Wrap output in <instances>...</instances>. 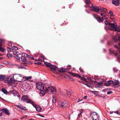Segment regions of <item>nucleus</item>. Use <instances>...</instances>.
I'll return each instance as SVG.
<instances>
[{
	"instance_id": "obj_1",
	"label": "nucleus",
	"mask_w": 120,
	"mask_h": 120,
	"mask_svg": "<svg viewBox=\"0 0 120 120\" xmlns=\"http://www.w3.org/2000/svg\"><path fill=\"white\" fill-rule=\"evenodd\" d=\"M92 7L89 6L88 5L86 4L85 5V7H88L89 9L91 11H93L96 12L103 11L104 13H106L107 10L105 8H99L97 6L92 4Z\"/></svg>"
},
{
	"instance_id": "obj_2",
	"label": "nucleus",
	"mask_w": 120,
	"mask_h": 120,
	"mask_svg": "<svg viewBox=\"0 0 120 120\" xmlns=\"http://www.w3.org/2000/svg\"><path fill=\"white\" fill-rule=\"evenodd\" d=\"M114 47L118 50V51L116 52L115 51L112 49L109 50V53L112 55H114L117 58V60H120V55H119V53H120V49L116 45H114Z\"/></svg>"
},
{
	"instance_id": "obj_3",
	"label": "nucleus",
	"mask_w": 120,
	"mask_h": 120,
	"mask_svg": "<svg viewBox=\"0 0 120 120\" xmlns=\"http://www.w3.org/2000/svg\"><path fill=\"white\" fill-rule=\"evenodd\" d=\"M47 93L49 94H56L57 93L56 89L54 87L52 86H48L46 88L45 90V93Z\"/></svg>"
},
{
	"instance_id": "obj_4",
	"label": "nucleus",
	"mask_w": 120,
	"mask_h": 120,
	"mask_svg": "<svg viewBox=\"0 0 120 120\" xmlns=\"http://www.w3.org/2000/svg\"><path fill=\"white\" fill-rule=\"evenodd\" d=\"M36 88L40 91H43L45 93V90L47 87L45 84H44L41 82H38L36 83Z\"/></svg>"
},
{
	"instance_id": "obj_5",
	"label": "nucleus",
	"mask_w": 120,
	"mask_h": 120,
	"mask_svg": "<svg viewBox=\"0 0 120 120\" xmlns=\"http://www.w3.org/2000/svg\"><path fill=\"white\" fill-rule=\"evenodd\" d=\"M58 104L59 105L62 107H65L69 106L68 102L67 100L63 101H59Z\"/></svg>"
},
{
	"instance_id": "obj_6",
	"label": "nucleus",
	"mask_w": 120,
	"mask_h": 120,
	"mask_svg": "<svg viewBox=\"0 0 120 120\" xmlns=\"http://www.w3.org/2000/svg\"><path fill=\"white\" fill-rule=\"evenodd\" d=\"M4 81L5 83H8L10 85H11L15 82V80L13 78L8 77L5 79L4 80Z\"/></svg>"
},
{
	"instance_id": "obj_7",
	"label": "nucleus",
	"mask_w": 120,
	"mask_h": 120,
	"mask_svg": "<svg viewBox=\"0 0 120 120\" xmlns=\"http://www.w3.org/2000/svg\"><path fill=\"white\" fill-rule=\"evenodd\" d=\"M92 120H98L99 117V115L96 112H93L91 114Z\"/></svg>"
},
{
	"instance_id": "obj_8",
	"label": "nucleus",
	"mask_w": 120,
	"mask_h": 120,
	"mask_svg": "<svg viewBox=\"0 0 120 120\" xmlns=\"http://www.w3.org/2000/svg\"><path fill=\"white\" fill-rule=\"evenodd\" d=\"M113 40L116 43L119 41L120 42V36L119 34H117L116 36L113 38Z\"/></svg>"
},
{
	"instance_id": "obj_9",
	"label": "nucleus",
	"mask_w": 120,
	"mask_h": 120,
	"mask_svg": "<svg viewBox=\"0 0 120 120\" xmlns=\"http://www.w3.org/2000/svg\"><path fill=\"white\" fill-rule=\"evenodd\" d=\"M71 68V66L70 65H68L67 67V68L66 69H65L64 68H62L58 70L59 72H64L66 71V70H69Z\"/></svg>"
},
{
	"instance_id": "obj_10",
	"label": "nucleus",
	"mask_w": 120,
	"mask_h": 120,
	"mask_svg": "<svg viewBox=\"0 0 120 120\" xmlns=\"http://www.w3.org/2000/svg\"><path fill=\"white\" fill-rule=\"evenodd\" d=\"M29 98L28 96L26 95H23L22 97L21 100L24 102H26V101Z\"/></svg>"
},
{
	"instance_id": "obj_11",
	"label": "nucleus",
	"mask_w": 120,
	"mask_h": 120,
	"mask_svg": "<svg viewBox=\"0 0 120 120\" xmlns=\"http://www.w3.org/2000/svg\"><path fill=\"white\" fill-rule=\"evenodd\" d=\"M32 63L30 61H27V60H23L21 64L22 66H26L28 64H31Z\"/></svg>"
},
{
	"instance_id": "obj_12",
	"label": "nucleus",
	"mask_w": 120,
	"mask_h": 120,
	"mask_svg": "<svg viewBox=\"0 0 120 120\" xmlns=\"http://www.w3.org/2000/svg\"><path fill=\"white\" fill-rule=\"evenodd\" d=\"M34 107L36 109V111L40 112L42 109L38 105H36L35 104Z\"/></svg>"
},
{
	"instance_id": "obj_13",
	"label": "nucleus",
	"mask_w": 120,
	"mask_h": 120,
	"mask_svg": "<svg viewBox=\"0 0 120 120\" xmlns=\"http://www.w3.org/2000/svg\"><path fill=\"white\" fill-rule=\"evenodd\" d=\"M112 3L116 6H118L120 4L119 0H112Z\"/></svg>"
},
{
	"instance_id": "obj_14",
	"label": "nucleus",
	"mask_w": 120,
	"mask_h": 120,
	"mask_svg": "<svg viewBox=\"0 0 120 120\" xmlns=\"http://www.w3.org/2000/svg\"><path fill=\"white\" fill-rule=\"evenodd\" d=\"M22 56L21 57V60H26L25 58L27 57V55L25 53H21Z\"/></svg>"
},
{
	"instance_id": "obj_15",
	"label": "nucleus",
	"mask_w": 120,
	"mask_h": 120,
	"mask_svg": "<svg viewBox=\"0 0 120 120\" xmlns=\"http://www.w3.org/2000/svg\"><path fill=\"white\" fill-rule=\"evenodd\" d=\"M113 85L112 86L114 87H117L119 84V81L118 80H116L113 83H112Z\"/></svg>"
},
{
	"instance_id": "obj_16",
	"label": "nucleus",
	"mask_w": 120,
	"mask_h": 120,
	"mask_svg": "<svg viewBox=\"0 0 120 120\" xmlns=\"http://www.w3.org/2000/svg\"><path fill=\"white\" fill-rule=\"evenodd\" d=\"M26 103H30L31 104L34 106L35 104V102L32 100L30 99L29 98L28 100L26 101Z\"/></svg>"
},
{
	"instance_id": "obj_17",
	"label": "nucleus",
	"mask_w": 120,
	"mask_h": 120,
	"mask_svg": "<svg viewBox=\"0 0 120 120\" xmlns=\"http://www.w3.org/2000/svg\"><path fill=\"white\" fill-rule=\"evenodd\" d=\"M113 82L114 81H113L109 80L105 83L104 85L106 86H110L111 84L113 83Z\"/></svg>"
},
{
	"instance_id": "obj_18",
	"label": "nucleus",
	"mask_w": 120,
	"mask_h": 120,
	"mask_svg": "<svg viewBox=\"0 0 120 120\" xmlns=\"http://www.w3.org/2000/svg\"><path fill=\"white\" fill-rule=\"evenodd\" d=\"M2 110L3 111V112H4L8 115H9L10 114L9 111L8 109L6 108L2 109Z\"/></svg>"
},
{
	"instance_id": "obj_19",
	"label": "nucleus",
	"mask_w": 120,
	"mask_h": 120,
	"mask_svg": "<svg viewBox=\"0 0 120 120\" xmlns=\"http://www.w3.org/2000/svg\"><path fill=\"white\" fill-rule=\"evenodd\" d=\"M3 40L2 39H0V51L1 52H4V49L1 47V44L2 43Z\"/></svg>"
},
{
	"instance_id": "obj_20",
	"label": "nucleus",
	"mask_w": 120,
	"mask_h": 120,
	"mask_svg": "<svg viewBox=\"0 0 120 120\" xmlns=\"http://www.w3.org/2000/svg\"><path fill=\"white\" fill-rule=\"evenodd\" d=\"M6 78L5 77V75H0V81H2L5 79Z\"/></svg>"
},
{
	"instance_id": "obj_21",
	"label": "nucleus",
	"mask_w": 120,
	"mask_h": 120,
	"mask_svg": "<svg viewBox=\"0 0 120 120\" xmlns=\"http://www.w3.org/2000/svg\"><path fill=\"white\" fill-rule=\"evenodd\" d=\"M56 67L55 66L52 65L50 68L51 71H56Z\"/></svg>"
},
{
	"instance_id": "obj_22",
	"label": "nucleus",
	"mask_w": 120,
	"mask_h": 120,
	"mask_svg": "<svg viewBox=\"0 0 120 120\" xmlns=\"http://www.w3.org/2000/svg\"><path fill=\"white\" fill-rule=\"evenodd\" d=\"M42 61L44 63V64L46 65V66L49 67H50L52 65L50 63L47 62H45L44 60H42Z\"/></svg>"
},
{
	"instance_id": "obj_23",
	"label": "nucleus",
	"mask_w": 120,
	"mask_h": 120,
	"mask_svg": "<svg viewBox=\"0 0 120 120\" xmlns=\"http://www.w3.org/2000/svg\"><path fill=\"white\" fill-rule=\"evenodd\" d=\"M97 21L99 22H100L103 21V19L102 18H101L100 16H98V18L97 19Z\"/></svg>"
},
{
	"instance_id": "obj_24",
	"label": "nucleus",
	"mask_w": 120,
	"mask_h": 120,
	"mask_svg": "<svg viewBox=\"0 0 120 120\" xmlns=\"http://www.w3.org/2000/svg\"><path fill=\"white\" fill-rule=\"evenodd\" d=\"M116 27L115 26H111L109 28V29L114 31H115Z\"/></svg>"
},
{
	"instance_id": "obj_25",
	"label": "nucleus",
	"mask_w": 120,
	"mask_h": 120,
	"mask_svg": "<svg viewBox=\"0 0 120 120\" xmlns=\"http://www.w3.org/2000/svg\"><path fill=\"white\" fill-rule=\"evenodd\" d=\"M10 92L13 94L14 96H15L17 94V92L16 90H12L10 91Z\"/></svg>"
},
{
	"instance_id": "obj_26",
	"label": "nucleus",
	"mask_w": 120,
	"mask_h": 120,
	"mask_svg": "<svg viewBox=\"0 0 120 120\" xmlns=\"http://www.w3.org/2000/svg\"><path fill=\"white\" fill-rule=\"evenodd\" d=\"M41 58H39L38 60H42V59H46L44 56L43 55H41L40 56Z\"/></svg>"
},
{
	"instance_id": "obj_27",
	"label": "nucleus",
	"mask_w": 120,
	"mask_h": 120,
	"mask_svg": "<svg viewBox=\"0 0 120 120\" xmlns=\"http://www.w3.org/2000/svg\"><path fill=\"white\" fill-rule=\"evenodd\" d=\"M7 56L9 59H11L12 57V55L9 53H7Z\"/></svg>"
},
{
	"instance_id": "obj_28",
	"label": "nucleus",
	"mask_w": 120,
	"mask_h": 120,
	"mask_svg": "<svg viewBox=\"0 0 120 120\" xmlns=\"http://www.w3.org/2000/svg\"><path fill=\"white\" fill-rule=\"evenodd\" d=\"M32 77L31 76L26 77L25 78V79L27 80H29L31 81V80H30L32 78Z\"/></svg>"
},
{
	"instance_id": "obj_29",
	"label": "nucleus",
	"mask_w": 120,
	"mask_h": 120,
	"mask_svg": "<svg viewBox=\"0 0 120 120\" xmlns=\"http://www.w3.org/2000/svg\"><path fill=\"white\" fill-rule=\"evenodd\" d=\"M52 101L54 103L56 102V96L55 95H53V96Z\"/></svg>"
},
{
	"instance_id": "obj_30",
	"label": "nucleus",
	"mask_w": 120,
	"mask_h": 120,
	"mask_svg": "<svg viewBox=\"0 0 120 120\" xmlns=\"http://www.w3.org/2000/svg\"><path fill=\"white\" fill-rule=\"evenodd\" d=\"M2 91L4 94H6L7 93V91L4 88L2 89Z\"/></svg>"
},
{
	"instance_id": "obj_31",
	"label": "nucleus",
	"mask_w": 120,
	"mask_h": 120,
	"mask_svg": "<svg viewBox=\"0 0 120 120\" xmlns=\"http://www.w3.org/2000/svg\"><path fill=\"white\" fill-rule=\"evenodd\" d=\"M109 13L110 14V18L112 17H113L114 16V15L112 11H110L109 12Z\"/></svg>"
},
{
	"instance_id": "obj_32",
	"label": "nucleus",
	"mask_w": 120,
	"mask_h": 120,
	"mask_svg": "<svg viewBox=\"0 0 120 120\" xmlns=\"http://www.w3.org/2000/svg\"><path fill=\"white\" fill-rule=\"evenodd\" d=\"M109 25H110L111 26H117V24L116 23H109Z\"/></svg>"
},
{
	"instance_id": "obj_33",
	"label": "nucleus",
	"mask_w": 120,
	"mask_h": 120,
	"mask_svg": "<svg viewBox=\"0 0 120 120\" xmlns=\"http://www.w3.org/2000/svg\"><path fill=\"white\" fill-rule=\"evenodd\" d=\"M12 52H13V50H16L18 49V48L15 46H13L12 47Z\"/></svg>"
},
{
	"instance_id": "obj_34",
	"label": "nucleus",
	"mask_w": 120,
	"mask_h": 120,
	"mask_svg": "<svg viewBox=\"0 0 120 120\" xmlns=\"http://www.w3.org/2000/svg\"><path fill=\"white\" fill-rule=\"evenodd\" d=\"M116 29L115 31L120 32V26H119L118 27H116Z\"/></svg>"
},
{
	"instance_id": "obj_35",
	"label": "nucleus",
	"mask_w": 120,
	"mask_h": 120,
	"mask_svg": "<svg viewBox=\"0 0 120 120\" xmlns=\"http://www.w3.org/2000/svg\"><path fill=\"white\" fill-rule=\"evenodd\" d=\"M69 73L73 76H74V77H76V75L77 74L76 73H73L71 72H69Z\"/></svg>"
},
{
	"instance_id": "obj_36",
	"label": "nucleus",
	"mask_w": 120,
	"mask_h": 120,
	"mask_svg": "<svg viewBox=\"0 0 120 120\" xmlns=\"http://www.w3.org/2000/svg\"><path fill=\"white\" fill-rule=\"evenodd\" d=\"M20 54V53H19L17 51H15L14 53V56L15 55L18 56Z\"/></svg>"
},
{
	"instance_id": "obj_37",
	"label": "nucleus",
	"mask_w": 120,
	"mask_h": 120,
	"mask_svg": "<svg viewBox=\"0 0 120 120\" xmlns=\"http://www.w3.org/2000/svg\"><path fill=\"white\" fill-rule=\"evenodd\" d=\"M27 57L29 59L31 60H34V57L31 56H30L27 55Z\"/></svg>"
},
{
	"instance_id": "obj_38",
	"label": "nucleus",
	"mask_w": 120,
	"mask_h": 120,
	"mask_svg": "<svg viewBox=\"0 0 120 120\" xmlns=\"http://www.w3.org/2000/svg\"><path fill=\"white\" fill-rule=\"evenodd\" d=\"M85 1L86 4H89L90 3L89 0H85Z\"/></svg>"
},
{
	"instance_id": "obj_39",
	"label": "nucleus",
	"mask_w": 120,
	"mask_h": 120,
	"mask_svg": "<svg viewBox=\"0 0 120 120\" xmlns=\"http://www.w3.org/2000/svg\"><path fill=\"white\" fill-rule=\"evenodd\" d=\"M3 112L2 110V109L1 110L0 109V116H2L3 115Z\"/></svg>"
},
{
	"instance_id": "obj_40",
	"label": "nucleus",
	"mask_w": 120,
	"mask_h": 120,
	"mask_svg": "<svg viewBox=\"0 0 120 120\" xmlns=\"http://www.w3.org/2000/svg\"><path fill=\"white\" fill-rule=\"evenodd\" d=\"M7 50L9 52H12V48H8L7 49Z\"/></svg>"
},
{
	"instance_id": "obj_41",
	"label": "nucleus",
	"mask_w": 120,
	"mask_h": 120,
	"mask_svg": "<svg viewBox=\"0 0 120 120\" xmlns=\"http://www.w3.org/2000/svg\"><path fill=\"white\" fill-rule=\"evenodd\" d=\"M14 56L17 59L19 60L20 59V57L18 56L15 55Z\"/></svg>"
},
{
	"instance_id": "obj_42",
	"label": "nucleus",
	"mask_w": 120,
	"mask_h": 120,
	"mask_svg": "<svg viewBox=\"0 0 120 120\" xmlns=\"http://www.w3.org/2000/svg\"><path fill=\"white\" fill-rule=\"evenodd\" d=\"M110 18L112 20L113 22H115V18H114V16L113 17H110Z\"/></svg>"
},
{
	"instance_id": "obj_43",
	"label": "nucleus",
	"mask_w": 120,
	"mask_h": 120,
	"mask_svg": "<svg viewBox=\"0 0 120 120\" xmlns=\"http://www.w3.org/2000/svg\"><path fill=\"white\" fill-rule=\"evenodd\" d=\"M105 15H105H104L103 17L102 18H103V19H108V18L107 17H106Z\"/></svg>"
},
{
	"instance_id": "obj_44",
	"label": "nucleus",
	"mask_w": 120,
	"mask_h": 120,
	"mask_svg": "<svg viewBox=\"0 0 120 120\" xmlns=\"http://www.w3.org/2000/svg\"><path fill=\"white\" fill-rule=\"evenodd\" d=\"M93 16L96 19H97L98 18V16H97L96 15L94 14H93Z\"/></svg>"
},
{
	"instance_id": "obj_45",
	"label": "nucleus",
	"mask_w": 120,
	"mask_h": 120,
	"mask_svg": "<svg viewBox=\"0 0 120 120\" xmlns=\"http://www.w3.org/2000/svg\"><path fill=\"white\" fill-rule=\"evenodd\" d=\"M101 12H103V13H101L100 14L102 16H103V15H105V13H106L107 12H107L106 13H104L103 11H102Z\"/></svg>"
},
{
	"instance_id": "obj_46",
	"label": "nucleus",
	"mask_w": 120,
	"mask_h": 120,
	"mask_svg": "<svg viewBox=\"0 0 120 120\" xmlns=\"http://www.w3.org/2000/svg\"><path fill=\"white\" fill-rule=\"evenodd\" d=\"M67 93L68 95H70L71 94V92L70 91H67Z\"/></svg>"
},
{
	"instance_id": "obj_47",
	"label": "nucleus",
	"mask_w": 120,
	"mask_h": 120,
	"mask_svg": "<svg viewBox=\"0 0 120 120\" xmlns=\"http://www.w3.org/2000/svg\"><path fill=\"white\" fill-rule=\"evenodd\" d=\"M113 69L114 71V72H117L118 71V70L116 69L115 68H113Z\"/></svg>"
},
{
	"instance_id": "obj_48",
	"label": "nucleus",
	"mask_w": 120,
	"mask_h": 120,
	"mask_svg": "<svg viewBox=\"0 0 120 120\" xmlns=\"http://www.w3.org/2000/svg\"><path fill=\"white\" fill-rule=\"evenodd\" d=\"M104 23L105 24H108L109 25V23L108 22V21H105L104 22Z\"/></svg>"
},
{
	"instance_id": "obj_49",
	"label": "nucleus",
	"mask_w": 120,
	"mask_h": 120,
	"mask_svg": "<svg viewBox=\"0 0 120 120\" xmlns=\"http://www.w3.org/2000/svg\"><path fill=\"white\" fill-rule=\"evenodd\" d=\"M22 106L21 105H17V107L21 109V108H22V107H21Z\"/></svg>"
},
{
	"instance_id": "obj_50",
	"label": "nucleus",
	"mask_w": 120,
	"mask_h": 120,
	"mask_svg": "<svg viewBox=\"0 0 120 120\" xmlns=\"http://www.w3.org/2000/svg\"><path fill=\"white\" fill-rule=\"evenodd\" d=\"M81 79L82 80L84 81H85L86 80V79L85 78L82 77H81Z\"/></svg>"
},
{
	"instance_id": "obj_51",
	"label": "nucleus",
	"mask_w": 120,
	"mask_h": 120,
	"mask_svg": "<svg viewBox=\"0 0 120 120\" xmlns=\"http://www.w3.org/2000/svg\"><path fill=\"white\" fill-rule=\"evenodd\" d=\"M34 64L38 65H40L41 64V63L39 62H35L34 63Z\"/></svg>"
},
{
	"instance_id": "obj_52",
	"label": "nucleus",
	"mask_w": 120,
	"mask_h": 120,
	"mask_svg": "<svg viewBox=\"0 0 120 120\" xmlns=\"http://www.w3.org/2000/svg\"><path fill=\"white\" fill-rule=\"evenodd\" d=\"M76 77H78L79 78H81V77L79 75H78L77 74H76Z\"/></svg>"
},
{
	"instance_id": "obj_53",
	"label": "nucleus",
	"mask_w": 120,
	"mask_h": 120,
	"mask_svg": "<svg viewBox=\"0 0 120 120\" xmlns=\"http://www.w3.org/2000/svg\"><path fill=\"white\" fill-rule=\"evenodd\" d=\"M103 83L102 82H100L98 83V85L100 86L102 85L103 84Z\"/></svg>"
},
{
	"instance_id": "obj_54",
	"label": "nucleus",
	"mask_w": 120,
	"mask_h": 120,
	"mask_svg": "<svg viewBox=\"0 0 120 120\" xmlns=\"http://www.w3.org/2000/svg\"><path fill=\"white\" fill-rule=\"evenodd\" d=\"M112 93V91H109L107 92V93L108 94H111Z\"/></svg>"
},
{
	"instance_id": "obj_55",
	"label": "nucleus",
	"mask_w": 120,
	"mask_h": 120,
	"mask_svg": "<svg viewBox=\"0 0 120 120\" xmlns=\"http://www.w3.org/2000/svg\"><path fill=\"white\" fill-rule=\"evenodd\" d=\"M21 107H22V108H21V109H23L24 110H25L26 109V108L25 107L22 106Z\"/></svg>"
},
{
	"instance_id": "obj_56",
	"label": "nucleus",
	"mask_w": 120,
	"mask_h": 120,
	"mask_svg": "<svg viewBox=\"0 0 120 120\" xmlns=\"http://www.w3.org/2000/svg\"><path fill=\"white\" fill-rule=\"evenodd\" d=\"M79 69L80 72H83V69H82V68H81V67H80L79 68Z\"/></svg>"
},
{
	"instance_id": "obj_57",
	"label": "nucleus",
	"mask_w": 120,
	"mask_h": 120,
	"mask_svg": "<svg viewBox=\"0 0 120 120\" xmlns=\"http://www.w3.org/2000/svg\"><path fill=\"white\" fill-rule=\"evenodd\" d=\"M108 90V89H104L103 90V91L104 92H106Z\"/></svg>"
},
{
	"instance_id": "obj_58",
	"label": "nucleus",
	"mask_w": 120,
	"mask_h": 120,
	"mask_svg": "<svg viewBox=\"0 0 120 120\" xmlns=\"http://www.w3.org/2000/svg\"><path fill=\"white\" fill-rule=\"evenodd\" d=\"M114 112L116 113L117 114H119V112L118 111H116L115 112Z\"/></svg>"
},
{
	"instance_id": "obj_59",
	"label": "nucleus",
	"mask_w": 120,
	"mask_h": 120,
	"mask_svg": "<svg viewBox=\"0 0 120 120\" xmlns=\"http://www.w3.org/2000/svg\"><path fill=\"white\" fill-rule=\"evenodd\" d=\"M81 113H79L78 115V117L79 118L80 117V116H81Z\"/></svg>"
},
{
	"instance_id": "obj_60",
	"label": "nucleus",
	"mask_w": 120,
	"mask_h": 120,
	"mask_svg": "<svg viewBox=\"0 0 120 120\" xmlns=\"http://www.w3.org/2000/svg\"><path fill=\"white\" fill-rule=\"evenodd\" d=\"M83 111L82 109L80 110V113H81V114H82V113L83 112Z\"/></svg>"
},
{
	"instance_id": "obj_61",
	"label": "nucleus",
	"mask_w": 120,
	"mask_h": 120,
	"mask_svg": "<svg viewBox=\"0 0 120 120\" xmlns=\"http://www.w3.org/2000/svg\"><path fill=\"white\" fill-rule=\"evenodd\" d=\"M99 86V85H98V84L97 85H96L95 86L96 87H98V88H99V87H101L100 86Z\"/></svg>"
},
{
	"instance_id": "obj_62",
	"label": "nucleus",
	"mask_w": 120,
	"mask_h": 120,
	"mask_svg": "<svg viewBox=\"0 0 120 120\" xmlns=\"http://www.w3.org/2000/svg\"><path fill=\"white\" fill-rule=\"evenodd\" d=\"M82 100V99L81 100H80L79 99H78V102H79L81 101Z\"/></svg>"
},
{
	"instance_id": "obj_63",
	"label": "nucleus",
	"mask_w": 120,
	"mask_h": 120,
	"mask_svg": "<svg viewBox=\"0 0 120 120\" xmlns=\"http://www.w3.org/2000/svg\"><path fill=\"white\" fill-rule=\"evenodd\" d=\"M87 96H85L84 97V99H86V98H87Z\"/></svg>"
},
{
	"instance_id": "obj_64",
	"label": "nucleus",
	"mask_w": 120,
	"mask_h": 120,
	"mask_svg": "<svg viewBox=\"0 0 120 120\" xmlns=\"http://www.w3.org/2000/svg\"><path fill=\"white\" fill-rule=\"evenodd\" d=\"M113 112H114L110 111V113L111 114Z\"/></svg>"
}]
</instances>
